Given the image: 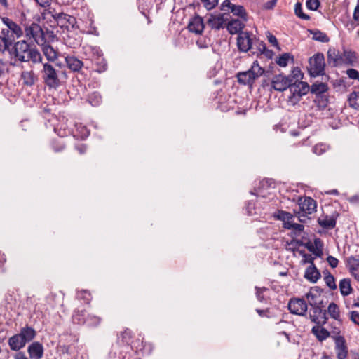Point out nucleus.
I'll return each mask as SVG.
<instances>
[{
    "label": "nucleus",
    "mask_w": 359,
    "mask_h": 359,
    "mask_svg": "<svg viewBox=\"0 0 359 359\" xmlns=\"http://www.w3.org/2000/svg\"><path fill=\"white\" fill-rule=\"evenodd\" d=\"M58 143V146H55V142H54L53 144V150L55 151V152H60L62 150H63V149L65 148V145L62 142H57Z\"/></svg>",
    "instance_id": "nucleus-61"
},
{
    "label": "nucleus",
    "mask_w": 359,
    "mask_h": 359,
    "mask_svg": "<svg viewBox=\"0 0 359 359\" xmlns=\"http://www.w3.org/2000/svg\"><path fill=\"white\" fill-rule=\"evenodd\" d=\"M304 229V227L302 224L294 223L292 229H293L295 233H300L303 231Z\"/></svg>",
    "instance_id": "nucleus-62"
},
{
    "label": "nucleus",
    "mask_w": 359,
    "mask_h": 359,
    "mask_svg": "<svg viewBox=\"0 0 359 359\" xmlns=\"http://www.w3.org/2000/svg\"><path fill=\"white\" fill-rule=\"evenodd\" d=\"M264 72V69L259 65L257 61H255L249 70L237 74L238 81L244 85L252 84L254 81L262 76Z\"/></svg>",
    "instance_id": "nucleus-3"
},
{
    "label": "nucleus",
    "mask_w": 359,
    "mask_h": 359,
    "mask_svg": "<svg viewBox=\"0 0 359 359\" xmlns=\"http://www.w3.org/2000/svg\"><path fill=\"white\" fill-rule=\"evenodd\" d=\"M304 263H310V265H312L313 263L314 258L310 254H304Z\"/></svg>",
    "instance_id": "nucleus-58"
},
{
    "label": "nucleus",
    "mask_w": 359,
    "mask_h": 359,
    "mask_svg": "<svg viewBox=\"0 0 359 359\" xmlns=\"http://www.w3.org/2000/svg\"><path fill=\"white\" fill-rule=\"evenodd\" d=\"M39 46H41L43 53L48 61H55L57 58V52L50 43H43Z\"/></svg>",
    "instance_id": "nucleus-25"
},
{
    "label": "nucleus",
    "mask_w": 359,
    "mask_h": 359,
    "mask_svg": "<svg viewBox=\"0 0 359 359\" xmlns=\"http://www.w3.org/2000/svg\"><path fill=\"white\" fill-rule=\"evenodd\" d=\"M311 93L316 95H320L328 90V86L325 83L316 82L310 87Z\"/></svg>",
    "instance_id": "nucleus-29"
},
{
    "label": "nucleus",
    "mask_w": 359,
    "mask_h": 359,
    "mask_svg": "<svg viewBox=\"0 0 359 359\" xmlns=\"http://www.w3.org/2000/svg\"><path fill=\"white\" fill-rule=\"evenodd\" d=\"M346 74L350 79H358L359 78V72L355 69H349L346 71Z\"/></svg>",
    "instance_id": "nucleus-51"
},
{
    "label": "nucleus",
    "mask_w": 359,
    "mask_h": 359,
    "mask_svg": "<svg viewBox=\"0 0 359 359\" xmlns=\"http://www.w3.org/2000/svg\"><path fill=\"white\" fill-rule=\"evenodd\" d=\"M319 0H306V8L311 11H316L320 6Z\"/></svg>",
    "instance_id": "nucleus-44"
},
{
    "label": "nucleus",
    "mask_w": 359,
    "mask_h": 359,
    "mask_svg": "<svg viewBox=\"0 0 359 359\" xmlns=\"http://www.w3.org/2000/svg\"><path fill=\"white\" fill-rule=\"evenodd\" d=\"M348 264L352 273H353L354 271L359 270V259L355 257H351L348 259Z\"/></svg>",
    "instance_id": "nucleus-43"
},
{
    "label": "nucleus",
    "mask_w": 359,
    "mask_h": 359,
    "mask_svg": "<svg viewBox=\"0 0 359 359\" xmlns=\"http://www.w3.org/2000/svg\"><path fill=\"white\" fill-rule=\"evenodd\" d=\"M351 320L356 325H359V313L355 311H353L350 313Z\"/></svg>",
    "instance_id": "nucleus-55"
},
{
    "label": "nucleus",
    "mask_w": 359,
    "mask_h": 359,
    "mask_svg": "<svg viewBox=\"0 0 359 359\" xmlns=\"http://www.w3.org/2000/svg\"><path fill=\"white\" fill-rule=\"evenodd\" d=\"M8 344L12 351H18L21 348L25 346V344L19 337L18 334H15L11 337L8 340Z\"/></svg>",
    "instance_id": "nucleus-23"
},
{
    "label": "nucleus",
    "mask_w": 359,
    "mask_h": 359,
    "mask_svg": "<svg viewBox=\"0 0 359 359\" xmlns=\"http://www.w3.org/2000/svg\"><path fill=\"white\" fill-rule=\"evenodd\" d=\"M89 102L92 105H97L101 102V97L98 93H94L89 97Z\"/></svg>",
    "instance_id": "nucleus-48"
},
{
    "label": "nucleus",
    "mask_w": 359,
    "mask_h": 359,
    "mask_svg": "<svg viewBox=\"0 0 359 359\" xmlns=\"http://www.w3.org/2000/svg\"><path fill=\"white\" fill-rule=\"evenodd\" d=\"M318 222L320 226L327 229H332L336 226V219L333 217L325 216L323 219H318Z\"/></svg>",
    "instance_id": "nucleus-28"
},
{
    "label": "nucleus",
    "mask_w": 359,
    "mask_h": 359,
    "mask_svg": "<svg viewBox=\"0 0 359 359\" xmlns=\"http://www.w3.org/2000/svg\"><path fill=\"white\" fill-rule=\"evenodd\" d=\"M16 38L10 34L7 29H2L0 32V53L11 50V46L14 45Z\"/></svg>",
    "instance_id": "nucleus-12"
},
{
    "label": "nucleus",
    "mask_w": 359,
    "mask_h": 359,
    "mask_svg": "<svg viewBox=\"0 0 359 359\" xmlns=\"http://www.w3.org/2000/svg\"><path fill=\"white\" fill-rule=\"evenodd\" d=\"M2 22L6 25V29L16 39L21 37L23 35V31L22 28L17 23L13 22L8 18H3Z\"/></svg>",
    "instance_id": "nucleus-16"
},
{
    "label": "nucleus",
    "mask_w": 359,
    "mask_h": 359,
    "mask_svg": "<svg viewBox=\"0 0 359 359\" xmlns=\"http://www.w3.org/2000/svg\"><path fill=\"white\" fill-rule=\"evenodd\" d=\"M339 289L341 294L343 296H348L350 294L352 290L350 279L344 278L341 280L339 282Z\"/></svg>",
    "instance_id": "nucleus-31"
},
{
    "label": "nucleus",
    "mask_w": 359,
    "mask_h": 359,
    "mask_svg": "<svg viewBox=\"0 0 359 359\" xmlns=\"http://www.w3.org/2000/svg\"><path fill=\"white\" fill-rule=\"evenodd\" d=\"M342 57L339 55L338 53H336L335 49H329L327 51V62L329 64L337 66L340 63Z\"/></svg>",
    "instance_id": "nucleus-30"
},
{
    "label": "nucleus",
    "mask_w": 359,
    "mask_h": 359,
    "mask_svg": "<svg viewBox=\"0 0 359 359\" xmlns=\"http://www.w3.org/2000/svg\"><path fill=\"white\" fill-rule=\"evenodd\" d=\"M201 1L208 10L214 8L218 4V0H201Z\"/></svg>",
    "instance_id": "nucleus-49"
},
{
    "label": "nucleus",
    "mask_w": 359,
    "mask_h": 359,
    "mask_svg": "<svg viewBox=\"0 0 359 359\" xmlns=\"http://www.w3.org/2000/svg\"><path fill=\"white\" fill-rule=\"evenodd\" d=\"M327 261L329 264V265L332 267V268H336L338 265V259L335 257H334L333 256H331V255H329L327 258Z\"/></svg>",
    "instance_id": "nucleus-53"
},
{
    "label": "nucleus",
    "mask_w": 359,
    "mask_h": 359,
    "mask_svg": "<svg viewBox=\"0 0 359 359\" xmlns=\"http://www.w3.org/2000/svg\"><path fill=\"white\" fill-rule=\"evenodd\" d=\"M25 33L27 38H33L38 45H43L44 43L42 38L43 29L39 24L32 22L30 25L26 26Z\"/></svg>",
    "instance_id": "nucleus-8"
},
{
    "label": "nucleus",
    "mask_w": 359,
    "mask_h": 359,
    "mask_svg": "<svg viewBox=\"0 0 359 359\" xmlns=\"http://www.w3.org/2000/svg\"><path fill=\"white\" fill-rule=\"evenodd\" d=\"M323 274L326 285L331 290H335L337 288V285L335 283L334 277L327 270L324 271Z\"/></svg>",
    "instance_id": "nucleus-33"
},
{
    "label": "nucleus",
    "mask_w": 359,
    "mask_h": 359,
    "mask_svg": "<svg viewBox=\"0 0 359 359\" xmlns=\"http://www.w3.org/2000/svg\"><path fill=\"white\" fill-rule=\"evenodd\" d=\"M325 66L324 55L323 53H318L309 58L307 69L310 76L316 77L324 74Z\"/></svg>",
    "instance_id": "nucleus-4"
},
{
    "label": "nucleus",
    "mask_w": 359,
    "mask_h": 359,
    "mask_svg": "<svg viewBox=\"0 0 359 359\" xmlns=\"http://www.w3.org/2000/svg\"><path fill=\"white\" fill-rule=\"evenodd\" d=\"M65 62L69 69L73 72H79L83 67V62L75 56L68 55Z\"/></svg>",
    "instance_id": "nucleus-21"
},
{
    "label": "nucleus",
    "mask_w": 359,
    "mask_h": 359,
    "mask_svg": "<svg viewBox=\"0 0 359 359\" xmlns=\"http://www.w3.org/2000/svg\"><path fill=\"white\" fill-rule=\"evenodd\" d=\"M290 59L293 60V55L290 53H283L276 59V63L279 66L285 67L287 65Z\"/></svg>",
    "instance_id": "nucleus-40"
},
{
    "label": "nucleus",
    "mask_w": 359,
    "mask_h": 359,
    "mask_svg": "<svg viewBox=\"0 0 359 359\" xmlns=\"http://www.w3.org/2000/svg\"><path fill=\"white\" fill-rule=\"evenodd\" d=\"M255 290H256V297H257V300L260 302H263L266 301V299L264 298V296L263 294V292L268 290V289L264 287H259L256 286Z\"/></svg>",
    "instance_id": "nucleus-45"
},
{
    "label": "nucleus",
    "mask_w": 359,
    "mask_h": 359,
    "mask_svg": "<svg viewBox=\"0 0 359 359\" xmlns=\"http://www.w3.org/2000/svg\"><path fill=\"white\" fill-rule=\"evenodd\" d=\"M335 351L338 359H346L348 355V347L343 336L333 337Z\"/></svg>",
    "instance_id": "nucleus-13"
},
{
    "label": "nucleus",
    "mask_w": 359,
    "mask_h": 359,
    "mask_svg": "<svg viewBox=\"0 0 359 359\" xmlns=\"http://www.w3.org/2000/svg\"><path fill=\"white\" fill-rule=\"evenodd\" d=\"M101 319L97 316H88V322L89 324L97 326L100 324Z\"/></svg>",
    "instance_id": "nucleus-54"
},
{
    "label": "nucleus",
    "mask_w": 359,
    "mask_h": 359,
    "mask_svg": "<svg viewBox=\"0 0 359 359\" xmlns=\"http://www.w3.org/2000/svg\"><path fill=\"white\" fill-rule=\"evenodd\" d=\"M321 275L314 264L309 266L304 273V278L311 283H316L320 278Z\"/></svg>",
    "instance_id": "nucleus-20"
},
{
    "label": "nucleus",
    "mask_w": 359,
    "mask_h": 359,
    "mask_svg": "<svg viewBox=\"0 0 359 359\" xmlns=\"http://www.w3.org/2000/svg\"><path fill=\"white\" fill-rule=\"evenodd\" d=\"M21 79L25 86H32L34 85L36 78L33 71H25L22 72Z\"/></svg>",
    "instance_id": "nucleus-27"
},
{
    "label": "nucleus",
    "mask_w": 359,
    "mask_h": 359,
    "mask_svg": "<svg viewBox=\"0 0 359 359\" xmlns=\"http://www.w3.org/2000/svg\"><path fill=\"white\" fill-rule=\"evenodd\" d=\"M296 214L298 217V219H299V221L302 223H304L306 222V215L307 214H305V213H303L302 212H296Z\"/></svg>",
    "instance_id": "nucleus-60"
},
{
    "label": "nucleus",
    "mask_w": 359,
    "mask_h": 359,
    "mask_svg": "<svg viewBox=\"0 0 359 359\" xmlns=\"http://www.w3.org/2000/svg\"><path fill=\"white\" fill-rule=\"evenodd\" d=\"M294 13L297 17L302 20H309L310 19V16L303 12L302 4L300 2L295 4Z\"/></svg>",
    "instance_id": "nucleus-42"
},
{
    "label": "nucleus",
    "mask_w": 359,
    "mask_h": 359,
    "mask_svg": "<svg viewBox=\"0 0 359 359\" xmlns=\"http://www.w3.org/2000/svg\"><path fill=\"white\" fill-rule=\"evenodd\" d=\"M342 57V60L345 63L348 65H353L356 60V54L355 52L351 50H344Z\"/></svg>",
    "instance_id": "nucleus-37"
},
{
    "label": "nucleus",
    "mask_w": 359,
    "mask_h": 359,
    "mask_svg": "<svg viewBox=\"0 0 359 359\" xmlns=\"http://www.w3.org/2000/svg\"><path fill=\"white\" fill-rule=\"evenodd\" d=\"M316 202L311 197H305L304 200H299V212L305 214L311 215L316 210Z\"/></svg>",
    "instance_id": "nucleus-14"
},
{
    "label": "nucleus",
    "mask_w": 359,
    "mask_h": 359,
    "mask_svg": "<svg viewBox=\"0 0 359 359\" xmlns=\"http://www.w3.org/2000/svg\"><path fill=\"white\" fill-rule=\"evenodd\" d=\"M323 302H318L317 301H310L309 305L312 307L310 310V318L312 322L316 323L317 324H320V320H323V324L326 323L327 317H326V311L322 309L321 304Z\"/></svg>",
    "instance_id": "nucleus-7"
},
{
    "label": "nucleus",
    "mask_w": 359,
    "mask_h": 359,
    "mask_svg": "<svg viewBox=\"0 0 359 359\" xmlns=\"http://www.w3.org/2000/svg\"><path fill=\"white\" fill-rule=\"evenodd\" d=\"M51 16L56 23L57 26L60 27L62 29L69 31L70 29H75L76 26V18L70 15L64 13H51Z\"/></svg>",
    "instance_id": "nucleus-6"
},
{
    "label": "nucleus",
    "mask_w": 359,
    "mask_h": 359,
    "mask_svg": "<svg viewBox=\"0 0 359 359\" xmlns=\"http://www.w3.org/2000/svg\"><path fill=\"white\" fill-rule=\"evenodd\" d=\"M274 217L278 220L283 221L284 223L287 220H292L293 215L286 211L278 210V212L274 214Z\"/></svg>",
    "instance_id": "nucleus-41"
},
{
    "label": "nucleus",
    "mask_w": 359,
    "mask_h": 359,
    "mask_svg": "<svg viewBox=\"0 0 359 359\" xmlns=\"http://www.w3.org/2000/svg\"><path fill=\"white\" fill-rule=\"evenodd\" d=\"M226 18H225V14H217V15H210V16L207 20V24L212 29H220L223 27L224 24L226 21Z\"/></svg>",
    "instance_id": "nucleus-18"
},
{
    "label": "nucleus",
    "mask_w": 359,
    "mask_h": 359,
    "mask_svg": "<svg viewBox=\"0 0 359 359\" xmlns=\"http://www.w3.org/2000/svg\"><path fill=\"white\" fill-rule=\"evenodd\" d=\"M327 312L332 318L337 320H339V309L337 304L334 302L330 303L327 308Z\"/></svg>",
    "instance_id": "nucleus-34"
},
{
    "label": "nucleus",
    "mask_w": 359,
    "mask_h": 359,
    "mask_svg": "<svg viewBox=\"0 0 359 359\" xmlns=\"http://www.w3.org/2000/svg\"><path fill=\"white\" fill-rule=\"evenodd\" d=\"M233 5V4H231L229 0H225L221 5V9L224 11H228L229 9L231 10Z\"/></svg>",
    "instance_id": "nucleus-56"
},
{
    "label": "nucleus",
    "mask_w": 359,
    "mask_h": 359,
    "mask_svg": "<svg viewBox=\"0 0 359 359\" xmlns=\"http://www.w3.org/2000/svg\"><path fill=\"white\" fill-rule=\"evenodd\" d=\"M244 23L236 19L229 21L227 24L226 28L231 34H238L242 32V29L244 28Z\"/></svg>",
    "instance_id": "nucleus-24"
},
{
    "label": "nucleus",
    "mask_w": 359,
    "mask_h": 359,
    "mask_svg": "<svg viewBox=\"0 0 359 359\" xmlns=\"http://www.w3.org/2000/svg\"><path fill=\"white\" fill-rule=\"evenodd\" d=\"M188 29L191 32L201 34L204 29L203 18L199 15L194 16L189 22Z\"/></svg>",
    "instance_id": "nucleus-19"
},
{
    "label": "nucleus",
    "mask_w": 359,
    "mask_h": 359,
    "mask_svg": "<svg viewBox=\"0 0 359 359\" xmlns=\"http://www.w3.org/2000/svg\"><path fill=\"white\" fill-rule=\"evenodd\" d=\"M255 48L257 53L264 54L266 57L271 58L273 52L266 48V44L263 41L255 39L253 40V48Z\"/></svg>",
    "instance_id": "nucleus-22"
},
{
    "label": "nucleus",
    "mask_w": 359,
    "mask_h": 359,
    "mask_svg": "<svg viewBox=\"0 0 359 359\" xmlns=\"http://www.w3.org/2000/svg\"><path fill=\"white\" fill-rule=\"evenodd\" d=\"M310 86L306 82L292 83L290 88V95L287 102L293 106L297 104L302 97L306 95L309 91Z\"/></svg>",
    "instance_id": "nucleus-5"
},
{
    "label": "nucleus",
    "mask_w": 359,
    "mask_h": 359,
    "mask_svg": "<svg viewBox=\"0 0 359 359\" xmlns=\"http://www.w3.org/2000/svg\"><path fill=\"white\" fill-rule=\"evenodd\" d=\"M266 36H267L268 41L270 43H271L274 46H276V47L278 46V43L277 39L274 35H273L269 32H267Z\"/></svg>",
    "instance_id": "nucleus-52"
},
{
    "label": "nucleus",
    "mask_w": 359,
    "mask_h": 359,
    "mask_svg": "<svg viewBox=\"0 0 359 359\" xmlns=\"http://www.w3.org/2000/svg\"><path fill=\"white\" fill-rule=\"evenodd\" d=\"M231 11L233 15L239 16L244 21H247L246 12L243 6L239 5L236 6L233 4L231 9Z\"/></svg>",
    "instance_id": "nucleus-38"
},
{
    "label": "nucleus",
    "mask_w": 359,
    "mask_h": 359,
    "mask_svg": "<svg viewBox=\"0 0 359 359\" xmlns=\"http://www.w3.org/2000/svg\"><path fill=\"white\" fill-rule=\"evenodd\" d=\"M25 344L31 342L36 336V331L31 326L25 325L22 327L18 333Z\"/></svg>",
    "instance_id": "nucleus-17"
},
{
    "label": "nucleus",
    "mask_w": 359,
    "mask_h": 359,
    "mask_svg": "<svg viewBox=\"0 0 359 359\" xmlns=\"http://www.w3.org/2000/svg\"><path fill=\"white\" fill-rule=\"evenodd\" d=\"M43 40L44 41V43H50L51 42H54L57 40V36L53 30L46 29V31L43 30Z\"/></svg>",
    "instance_id": "nucleus-36"
},
{
    "label": "nucleus",
    "mask_w": 359,
    "mask_h": 359,
    "mask_svg": "<svg viewBox=\"0 0 359 359\" xmlns=\"http://www.w3.org/2000/svg\"><path fill=\"white\" fill-rule=\"evenodd\" d=\"M43 83L50 88H57L60 85L59 72L50 63L43 65L41 71Z\"/></svg>",
    "instance_id": "nucleus-2"
},
{
    "label": "nucleus",
    "mask_w": 359,
    "mask_h": 359,
    "mask_svg": "<svg viewBox=\"0 0 359 359\" xmlns=\"http://www.w3.org/2000/svg\"><path fill=\"white\" fill-rule=\"evenodd\" d=\"M76 149L79 152V154H83L86 151L87 147L86 144H81L77 145L76 147Z\"/></svg>",
    "instance_id": "nucleus-63"
},
{
    "label": "nucleus",
    "mask_w": 359,
    "mask_h": 359,
    "mask_svg": "<svg viewBox=\"0 0 359 359\" xmlns=\"http://www.w3.org/2000/svg\"><path fill=\"white\" fill-rule=\"evenodd\" d=\"M310 32L313 34L312 39L315 41L323 43H327L330 41L327 34L320 30H310Z\"/></svg>",
    "instance_id": "nucleus-32"
},
{
    "label": "nucleus",
    "mask_w": 359,
    "mask_h": 359,
    "mask_svg": "<svg viewBox=\"0 0 359 359\" xmlns=\"http://www.w3.org/2000/svg\"><path fill=\"white\" fill-rule=\"evenodd\" d=\"M9 54L12 57L22 62H32L34 64L42 62L43 57L39 51L32 47L26 40H21L14 43Z\"/></svg>",
    "instance_id": "nucleus-1"
},
{
    "label": "nucleus",
    "mask_w": 359,
    "mask_h": 359,
    "mask_svg": "<svg viewBox=\"0 0 359 359\" xmlns=\"http://www.w3.org/2000/svg\"><path fill=\"white\" fill-rule=\"evenodd\" d=\"M287 77L292 81L291 83L302 82L301 80L303 78V74L301 70L297 67L294 68L290 74L287 75Z\"/></svg>",
    "instance_id": "nucleus-35"
},
{
    "label": "nucleus",
    "mask_w": 359,
    "mask_h": 359,
    "mask_svg": "<svg viewBox=\"0 0 359 359\" xmlns=\"http://www.w3.org/2000/svg\"><path fill=\"white\" fill-rule=\"evenodd\" d=\"M315 245L316 246V250H314L313 249V246H310V247H308V250L311 252H313V253L317 256V257H320L322 255H323V252H322V249H319L318 248V244H320L321 242L320 241L319 238L318 239H316L315 241Z\"/></svg>",
    "instance_id": "nucleus-46"
},
{
    "label": "nucleus",
    "mask_w": 359,
    "mask_h": 359,
    "mask_svg": "<svg viewBox=\"0 0 359 359\" xmlns=\"http://www.w3.org/2000/svg\"><path fill=\"white\" fill-rule=\"evenodd\" d=\"M292 81L283 74L275 75L271 81L272 88L277 91L283 92L290 88Z\"/></svg>",
    "instance_id": "nucleus-11"
},
{
    "label": "nucleus",
    "mask_w": 359,
    "mask_h": 359,
    "mask_svg": "<svg viewBox=\"0 0 359 359\" xmlns=\"http://www.w3.org/2000/svg\"><path fill=\"white\" fill-rule=\"evenodd\" d=\"M311 332L316 336L319 341H323L328 338L330 335V332L324 327L320 326H313Z\"/></svg>",
    "instance_id": "nucleus-26"
},
{
    "label": "nucleus",
    "mask_w": 359,
    "mask_h": 359,
    "mask_svg": "<svg viewBox=\"0 0 359 359\" xmlns=\"http://www.w3.org/2000/svg\"><path fill=\"white\" fill-rule=\"evenodd\" d=\"M276 2L277 0H270L264 4V7L266 9H271L275 6Z\"/></svg>",
    "instance_id": "nucleus-59"
},
{
    "label": "nucleus",
    "mask_w": 359,
    "mask_h": 359,
    "mask_svg": "<svg viewBox=\"0 0 359 359\" xmlns=\"http://www.w3.org/2000/svg\"><path fill=\"white\" fill-rule=\"evenodd\" d=\"M80 316H83V314H81L79 311L75 312L72 316L74 323H84V321L80 318Z\"/></svg>",
    "instance_id": "nucleus-57"
},
{
    "label": "nucleus",
    "mask_w": 359,
    "mask_h": 359,
    "mask_svg": "<svg viewBox=\"0 0 359 359\" xmlns=\"http://www.w3.org/2000/svg\"><path fill=\"white\" fill-rule=\"evenodd\" d=\"M348 102L351 107L358 109H359V92H353L349 95Z\"/></svg>",
    "instance_id": "nucleus-39"
},
{
    "label": "nucleus",
    "mask_w": 359,
    "mask_h": 359,
    "mask_svg": "<svg viewBox=\"0 0 359 359\" xmlns=\"http://www.w3.org/2000/svg\"><path fill=\"white\" fill-rule=\"evenodd\" d=\"M98 61L96 62V64L97 65V68L96 69L97 72L101 73L104 72L107 69V62H105L104 58H97Z\"/></svg>",
    "instance_id": "nucleus-47"
},
{
    "label": "nucleus",
    "mask_w": 359,
    "mask_h": 359,
    "mask_svg": "<svg viewBox=\"0 0 359 359\" xmlns=\"http://www.w3.org/2000/svg\"><path fill=\"white\" fill-rule=\"evenodd\" d=\"M253 39L249 32L239 33L237 38V46L240 52L247 53L253 48Z\"/></svg>",
    "instance_id": "nucleus-10"
},
{
    "label": "nucleus",
    "mask_w": 359,
    "mask_h": 359,
    "mask_svg": "<svg viewBox=\"0 0 359 359\" xmlns=\"http://www.w3.org/2000/svg\"><path fill=\"white\" fill-rule=\"evenodd\" d=\"M43 352V344L39 341L32 342L27 347V353L31 359H41Z\"/></svg>",
    "instance_id": "nucleus-15"
},
{
    "label": "nucleus",
    "mask_w": 359,
    "mask_h": 359,
    "mask_svg": "<svg viewBox=\"0 0 359 359\" xmlns=\"http://www.w3.org/2000/svg\"><path fill=\"white\" fill-rule=\"evenodd\" d=\"M325 151V146L324 144H316L313 147V152L316 155H321Z\"/></svg>",
    "instance_id": "nucleus-50"
},
{
    "label": "nucleus",
    "mask_w": 359,
    "mask_h": 359,
    "mask_svg": "<svg viewBox=\"0 0 359 359\" xmlns=\"http://www.w3.org/2000/svg\"><path fill=\"white\" fill-rule=\"evenodd\" d=\"M287 307L291 313L298 316H304L307 311V304L301 298L291 299Z\"/></svg>",
    "instance_id": "nucleus-9"
},
{
    "label": "nucleus",
    "mask_w": 359,
    "mask_h": 359,
    "mask_svg": "<svg viewBox=\"0 0 359 359\" xmlns=\"http://www.w3.org/2000/svg\"><path fill=\"white\" fill-rule=\"evenodd\" d=\"M353 18L356 21H359V5H357L355 8V11L353 13Z\"/></svg>",
    "instance_id": "nucleus-64"
}]
</instances>
